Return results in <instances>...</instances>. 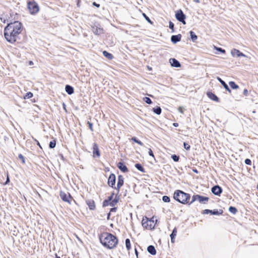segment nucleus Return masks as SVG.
<instances>
[{
	"instance_id": "obj_1",
	"label": "nucleus",
	"mask_w": 258,
	"mask_h": 258,
	"mask_svg": "<svg viewBox=\"0 0 258 258\" xmlns=\"http://www.w3.org/2000/svg\"><path fill=\"white\" fill-rule=\"evenodd\" d=\"M22 25L19 21L9 24L5 28L4 35L6 40L11 43L15 42L22 30Z\"/></svg>"
},
{
	"instance_id": "obj_2",
	"label": "nucleus",
	"mask_w": 258,
	"mask_h": 258,
	"mask_svg": "<svg viewBox=\"0 0 258 258\" xmlns=\"http://www.w3.org/2000/svg\"><path fill=\"white\" fill-rule=\"evenodd\" d=\"M99 238L102 244L108 249L114 248L118 243V239L115 236L107 232L102 233Z\"/></svg>"
},
{
	"instance_id": "obj_3",
	"label": "nucleus",
	"mask_w": 258,
	"mask_h": 258,
	"mask_svg": "<svg viewBox=\"0 0 258 258\" xmlns=\"http://www.w3.org/2000/svg\"><path fill=\"white\" fill-rule=\"evenodd\" d=\"M173 198L178 202L185 204L188 203L190 196L189 194L185 193L181 190H177L174 193Z\"/></svg>"
},
{
	"instance_id": "obj_4",
	"label": "nucleus",
	"mask_w": 258,
	"mask_h": 258,
	"mask_svg": "<svg viewBox=\"0 0 258 258\" xmlns=\"http://www.w3.org/2000/svg\"><path fill=\"white\" fill-rule=\"evenodd\" d=\"M142 224L143 227L146 229H154L156 225V223H154V217L150 219L146 217H144L142 220Z\"/></svg>"
},
{
	"instance_id": "obj_5",
	"label": "nucleus",
	"mask_w": 258,
	"mask_h": 258,
	"mask_svg": "<svg viewBox=\"0 0 258 258\" xmlns=\"http://www.w3.org/2000/svg\"><path fill=\"white\" fill-rule=\"evenodd\" d=\"M28 7L32 14L37 13L39 11V7L35 2H30L28 3Z\"/></svg>"
},
{
	"instance_id": "obj_6",
	"label": "nucleus",
	"mask_w": 258,
	"mask_h": 258,
	"mask_svg": "<svg viewBox=\"0 0 258 258\" xmlns=\"http://www.w3.org/2000/svg\"><path fill=\"white\" fill-rule=\"evenodd\" d=\"M175 17L179 22H182L183 24H185V22L184 21L185 16L181 10H178L176 12Z\"/></svg>"
},
{
	"instance_id": "obj_7",
	"label": "nucleus",
	"mask_w": 258,
	"mask_h": 258,
	"mask_svg": "<svg viewBox=\"0 0 258 258\" xmlns=\"http://www.w3.org/2000/svg\"><path fill=\"white\" fill-rule=\"evenodd\" d=\"M60 197L62 201L64 202H66L69 203V204H71V202L70 201V199L71 198V196L69 194L65 193L63 191L60 192Z\"/></svg>"
},
{
	"instance_id": "obj_8",
	"label": "nucleus",
	"mask_w": 258,
	"mask_h": 258,
	"mask_svg": "<svg viewBox=\"0 0 258 258\" xmlns=\"http://www.w3.org/2000/svg\"><path fill=\"white\" fill-rule=\"evenodd\" d=\"M231 54L233 57H235V56H236V57H240V56L247 57L246 55H245L243 53L241 52L239 50H238L237 49H235V48H233V49H231Z\"/></svg>"
},
{
	"instance_id": "obj_9",
	"label": "nucleus",
	"mask_w": 258,
	"mask_h": 258,
	"mask_svg": "<svg viewBox=\"0 0 258 258\" xmlns=\"http://www.w3.org/2000/svg\"><path fill=\"white\" fill-rule=\"evenodd\" d=\"M212 192L215 195L219 196L222 192V188L218 185L214 186L211 189Z\"/></svg>"
},
{
	"instance_id": "obj_10",
	"label": "nucleus",
	"mask_w": 258,
	"mask_h": 258,
	"mask_svg": "<svg viewBox=\"0 0 258 258\" xmlns=\"http://www.w3.org/2000/svg\"><path fill=\"white\" fill-rule=\"evenodd\" d=\"M115 176L114 174H111L108 179V184L111 187L115 185Z\"/></svg>"
},
{
	"instance_id": "obj_11",
	"label": "nucleus",
	"mask_w": 258,
	"mask_h": 258,
	"mask_svg": "<svg viewBox=\"0 0 258 258\" xmlns=\"http://www.w3.org/2000/svg\"><path fill=\"white\" fill-rule=\"evenodd\" d=\"M93 150L94 156L96 155L97 157H99L100 156V152L98 146L96 143H94L93 145Z\"/></svg>"
},
{
	"instance_id": "obj_12",
	"label": "nucleus",
	"mask_w": 258,
	"mask_h": 258,
	"mask_svg": "<svg viewBox=\"0 0 258 258\" xmlns=\"http://www.w3.org/2000/svg\"><path fill=\"white\" fill-rule=\"evenodd\" d=\"M169 62L172 67L179 68L180 67L179 62L175 58H170L169 59Z\"/></svg>"
},
{
	"instance_id": "obj_13",
	"label": "nucleus",
	"mask_w": 258,
	"mask_h": 258,
	"mask_svg": "<svg viewBox=\"0 0 258 258\" xmlns=\"http://www.w3.org/2000/svg\"><path fill=\"white\" fill-rule=\"evenodd\" d=\"M123 179L124 178L122 176H118L116 188V189H117L118 190H119V188L122 186L123 184Z\"/></svg>"
},
{
	"instance_id": "obj_14",
	"label": "nucleus",
	"mask_w": 258,
	"mask_h": 258,
	"mask_svg": "<svg viewBox=\"0 0 258 258\" xmlns=\"http://www.w3.org/2000/svg\"><path fill=\"white\" fill-rule=\"evenodd\" d=\"M86 203L90 210H93L95 209V204L93 200H88L86 201Z\"/></svg>"
},
{
	"instance_id": "obj_15",
	"label": "nucleus",
	"mask_w": 258,
	"mask_h": 258,
	"mask_svg": "<svg viewBox=\"0 0 258 258\" xmlns=\"http://www.w3.org/2000/svg\"><path fill=\"white\" fill-rule=\"evenodd\" d=\"M92 31L93 33L96 35H100L103 32V29L98 27H93Z\"/></svg>"
},
{
	"instance_id": "obj_16",
	"label": "nucleus",
	"mask_w": 258,
	"mask_h": 258,
	"mask_svg": "<svg viewBox=\"0 0 258 258\" xmlns=\"http://www.w3.org/2000/svg\"><path fill=\"white\" fill-rule=\"evenodd\" d=\"M117 167L121 171L123 172H126L128 171V169L126 166L121 162H119L118 163Z\"/></svg>"
},
{
	"instance_id": "obj_17",
	"label": "nucleus",
	"mask_w": 258,
	"mask_h": 258,
	"mask_svg": "<svg viewBox=\"0 0 258 258\" xmlns=\"http://www.w3.org/2000/svg\"><path fill=\"white\" fill-rule=\"evenodd\" d=\"M197 198L198 201H199L200 203L203 204H205L209 200V198L208 197H203L200 195H198Z\"/></svg>"
},
{
	"instance_id": "obj_18",
	"label": "nucleus",
	"mask_w": 258,
	"mask_h": 258,
	"mask_svg": "<svg viewBox=\"0 0 258 258\" xmlns=\"http://www.w3.org/2000/svg\"><path fill=\"white\" fill-rule=\"evenodd\" d=\"M207 95L208 97L209 98H210L211 100L216 101L217 102H218L219 101L218 98L213 93L210 92H208L207 93Z\"/></svg>"
},
{
	"instance_id": "obj_19",
	"label": "nucleus",
	"mask_w": 258,
	"mask_h": 258,
	"mask_svg": "<svg viewBox=\"0 0 258 258\" xmlns=\"http://www.w3.org/2000/svg\"><path fill=\"white\" fill-rule=\"evenodd\" d=\"M181 37V36L180 34L177 35H173L171 36V40L173 43H176L180 40Z\"/></svg>"
},
{
	"instance_id": "obj_20",
	"label": "nucleus",
	"mask_w": 258,
	"mask_h": 258,
	"mask_svg": "<svg viewBox=\"0 0 258 258\" xmlns=\"http://www.w3.org/2000/svg\"><path fill=\"white\" fill-rule=\"evenodd\" d=\"M217 80L221 83V84L223 86V87H224V88L227 90L229 92H231V90H230V89L229 88L228 85L225 83V82L223 81L219 77H217Z\"/></svg>"
},
{
	"instance_id": "obj_21",
	"label": "nucleus",
	"mask_w": 258,
	"mask_h": 258,
	"mask_svg": "<svg viewBox=\"0 0 258 258\" xmlns=\"http://www.w3.org/2000/svg\"><path fill=\"white\" fill-rule=\"evenodd\" d=\"M148 251L152 255H155L156 253V249L153 245H150L147 248Z\"/></svg>"
},
{
	"instance_id": "obj_22",
	"label": "nucleus",
	"mask_w": 258,
	"mask_h": 258,
	"mask_svg": "<svg viewBox=\"0 0 258 258\" xmlns=\"http://www.w3.org/2000/svg\"><path fill=\"white\" fill-rule=\"evenodd\" d=\"M66 91L70 95L74 93V89L70 85H67L65 88Z\"/></svg>"
},
{
	"instance_id": "obj_23",
	"label": "nucleus",
	"mask_w": 258,
	"mask_h": 258,
	"mask_svg": "<svg viewBox=\"0 0 258 258\" xmlns=\"http://www.w3.org/2000/svg\"><path fill=\"white\" fill-rule=\"evenodd\" d=\"M176 234H177V229L176 228H174L172 231V233L170 234L171 240V242L172 243H173L174 242V238L175 237V236L176 235Z\"/></svg>"
},
{
	"instance_id": "obj_24",
	"label": "nucleus",
	"mask_w": 258,
	"mask_h": 258,
	"mask_svg": "<svg viewBox=\"0 0 258 258\" xmlns=\"http://www.w3.org/2000/svg\"><path fill=\"white\" fill-rule=\"evenodd\" d=\"M103 54L105 57H106L109 59H111L113 58V55L111 53L107 52L106 51H104L103 52Z\"/></svg>"
},
{
	"instance_id": "obj_25",
	"label": "nucleus",
	"mask_w": 258,
	"mask_h": 258,
	"mask_svg": "<svg viewBox=\"0 0 258 258\" xmlns=\"http://www.w3.org/2000/svg\"><path fill=\"white\" fill-rule=\"evenodd\" d=\"M118 201V198L116 196L113 200H112L110 203V206L111 207L114 206Z\"/></svg>"
},
{
	"instance_id": "obj_26",
	"label": "nucleus",
	"mask_w": 258,
	"mask_h": 258,
	"mask_svg": "<svg viewBox=\"0 0 258 258\" xmlns=\"http://www.w3.org/2000/svg\"><path fill=\"white\" fill-rule=\"evenodd\" d=\"M190 36L191 40L193 41H195L197 39V36L195 34V33L193 31H190Z\"/></svg>"
},
{
	"instance_id": "obj_27",
	"label": "nucleus",
	"mask_w": 258,
	"mask_h": 258,
	"mask_svg": "<svg viewBox=\"0 0 258 258\" xmlns=\"http://www.w3.org/2000/svg\"><path fill=\"white\" fill-rule=\"evenodd\" d=\"M135 167L140 171L142 172H145V170L142 166L140 164H136Z\"/></svg>"
},
{
	"instance_id": "obj_28",
	"label": "nucleus",
	"mask_w": 258,
	"mask_h": 258,
	"mask_svg": "<svg viewBox=\"0 0 258 258\" xmlns=\"http://www.w3.org/2000/svg\"><path fill=\"white\" fill-rule=\"evenodd\" d=\"M154 112H155L157 114H160L161 113V109L160 107H157V108H154L153 109Z\"/></svg>"
},
{
	"instance_id": "obj_29",
	"label": "nucleus",
	"mask_w": 258,
	"mask_h": 258,
	"mask_svg": "<svg viewBox=\"0 0 258 258\" xmlns=\"http://www.w3.org/2000/svg\"><path fill=\"white\" fill-rule=\"evenodd\" d=\"M229 85L232 88L234 89H237L239 88L238 86L232 81L229 82Z\"/></svg>"
},
{
	"instance_id": "obj_30",
	"label": "nucleus",
	"mask_w": 258,
	"mask_h": 258,
	"mask_svg": "<svg viewBox=\"0 0 258 258\" xmlns=\"http://www.w3.org/2000/svg\"><path fill=\"white\" fill-rule=\"evenodd\" d=\"M125 246L127 250H130L131 248V243L129 239H126L125 240Z\"/></svg>"
},
{
	"instance_id": "obj_31",
	"label": "nucleus",
	"mask_w": 258,
	"mask_h": 258,
	"mask_svg": "<svg viewBox=\"0 0 258 258\" xmlns=\"http://www.w3.org/2000/svg\"><path fill=\"white\" fill-rule=\"evenodd\" d=\"M56 146V141L55 140H53L51 141L49 143V147L50 148H54Z\"/></svg>"
},
{
	"instance_id": "obj_32",
	"label": "nucleus",
	"mask_w": 258,
	"mask_h": 258,
	"mask_svg": "<svg viewBox=\"0 0 258 258\" xmlns=\"http://www.w3.org/2000/svg\"><path fill=\"white\" fill-rule=\"evenodd\" d=\"M229 211L233 214H235L237 211L235 207H230L229 208Z\"/></svg>"
},
{
	"instance_id": "obj_33",
	"label": "nucleus",
	"mask_w": 258,
	"mask_h": 258,
	"mask_svg": "<svg viewBox=\"0 0 258 258\" xmlns=\"http://www.w3.org/2000/svg\"><path fill=\"white\" fill-rule=\"evenodd\" d=\"M33 97V94L29 92L26 94L24 96V99H29Z\"/></svg>"
},
{
	"instance_id": "obj_34",
	"label": "nucleus",
	"mask_w": 258,
	"mask_h": 258,
	"mask_svg": "<svg viewBox=\"0 0 258 258\" xmlns=\"http://www.w3.org/2000/svg\"><path fill=\"white\" fill-rule=\"evenodd\" d=\"M144 101L146 102L147 103L150 104L152 103L151 100L149 97H144L143 99Z\"/></svg>"
},
{
	"instance_id": "obj_35",
	"label": "nucleus",
	"mask_w": 258,
	"mask_h": 258,
	"mask_svg": "<svg viewBox=\"0 0 258 258\" xmlns=\"http://www.w3.org/2000/svg\"><path fill=\"white\" fill-rule=\"evenodd\" d=\"M132 141H134L135 142H136V143H138V144L139 145H141V146H142V145H143V143H142L141 141H139L138 140H137V139L136 138H135V137H133V138H132Z\"/></svg>"
},
{
	"instance_id": "obj_36",
	"label": "nucleus",
	"mask_w": 258,
	"mask_h": 258,
	"mask_svg": "<svg viewBox=\"0 0 258 258\" xmlns=\"http://www.w3.org/2000/svg\"><path fill=\"white\" fill-rule=\"evenodd\" d=\"M162 200L164 202H166V203H168L170 202V198L169 197H168V196H164L162 198Z\"/></svg>"
},
{
	"instance_id": "obj_37",
	"label": "nucleus",
	"mask_w": 258,
	"mask_h": 258,
	"mask_svg": "<svg viewBox=\"0 0 258 258\" xmlns=\"http://www.w3.org/2000/svg\"><path fill=\"white\" fill-rule=\"evenodd\" d=\"M110 202L109 201V200H106L103 203V207L108 206L110 205Z\"/></svg>"
},
{
	"instance_id": "obj_38",
	"label": "nucleus",
	"mask_w": 258,
	"mask_h": 258,
	"mask_svg": "<svg viewBox=\"0 0 258 258\" xmlns=\"http://www.w3.org/2000/svg\"><path fill=\"white\" fill-rule=\"evenodd\" d=\"M212 211H213L212 210L206 209V210H205L203 211V214H212Z\"/></svg>"
},
{
	"instance_id": "obj_39",
	"label": "nucleus",
	"mask_w": 258,
	"mask_h": 258,
	"mask_svg": "<svg viewBox=\"0 0 258 258\" xmlns=\"http://www.w3.org/2000/svg\"><path fill=\"white\" fill-rule=\"evenodd\" d=\"M171 158L173 160V161L175 162H177L179 160V157L175 155H172Z\"/></svg>"
},
{
	"instance_id": "obj_40",
	"label": "nucleus",
	"mask_w": 258,
	"mask_h": 258,
	"mask_svg": "<svg viewBox=\"0 0 258 258\" xmlns=\"http://www.w3.org/2000/svg\"><path fill=\"white\" fill-rule=\"evenodd\" d=\"M198 195H194L192 197V200L190 202V204L194 203L195 201H197L198 200V198H197V197H198Z\"/></svg>"
},
{
	"instance_id": "obj_41",
	"label": "nucleus",
	"mask_w": 258,
	"mask_h": 258,
	"mask_svg": "<svg viewBox=\"0 0 258 258\" xmlns=\"http://www.w3.org/2000/svg\"><path fill=\"white\" fill-rule=\"evenodd\" d=\"M169 27L170 29H172V32L174 31V24L171 21L169 22Z\"/></svg>"
},
{
	"instance_id": "obj_42",
	"label": "nucleus",
	"mask_w": 258,
	"mask_h": 258,
	"mask_svg": "<svg viewBox=\"0 0 258 258\" xmlns=\"http://www.w3.org/2000/svg\"><path fill=\"white\" fill-rule=\"evenodd\" d=\"M183 145H184V148L188 150H189L190 147L189 146V145H188V144L186 143H183Z\"/></svg>"
},
{
	"instance_id": "obj_43",
	"label": "nucleus",
	"mask_w": 258,
	"mask_h": 258,
	"mask_svg": "<svg viewBox=\"0 0 258 258\" xmlns=\"http://www.w3.org/2000/svg\"><path fill=\"white\" fill-rule=\"evenodd\" d=\"M216 49L223 53H225V50L224 49H222L221 48L219 47H215Z\"/></svg>"
},
{
	"instance_id": "obj_44",
	"label": "nucleus",
	"mask_w": 258,
	"mask_h": 258,
	"mask_svg": "<svg viewBox=\"0 0 258 258\" xmlns=\"http://www.w3.org/2000/svg\"><path fill=\"white\" fill-rule=\"evenodd\" d=\"M222 213V212H218L217 210H214V211H212V215H220Z\"/></svg>"
},
{
	"instance_id": "obj_45",
	"label": "nucleus",
	"mask_w": 258,
	"mask_h": 258,
	"mask_svg": "<svg viewBox=\"0 0 258 258\" xmlns=\"http://www.w3.org/2000/svg\"><path fill=\"white\" fill-rule=\"evenodd\" d=\"M18 157L20 159H21L22 160L23 163H25V158L22 154H19Z\"/></svg>"
},
{
	"instance_id": "obj_46",
	"label": "nucleus",
	"mask_w": 258,
	"mask_h": 258,
	"mask_svg": "<svg viewBox=\"0 0 258 258\" xmlns=\"http://www.w3.org/2000/svg\"><path fill=\"white\" fill-rule=\"evenodd\" d=\"M184 110V109L182 107H179L178 108L179 112L181 113H183Z\"/></svg>"
},
{
	"instance_id": "obj_47",
	"label": "nucleus",
	"mask_w": 258,
	"mask_h": 258,
	"mask_svg": "<svg viewBox=\"0 0 258 258\" xmlns=\"http://www.w3.org/2000/svg\"><path fill=\"white\" fill-rule=\"evenodd\" d=\"M148 153H149V154L150 156H151L153 157H154L153 153L151 149H149Z\"/></svg>"
},
{
	"instance_id": "obj_48",
	"label": "nucleus",
	"mask_w": 258,
	"mask_h": 258,
	"mask_svg": "<svg viewBox=\"0 0 258 258\" xmlns=\"http://www.w3.org/2000/svg\"><path fill=\"white\" fill-rule=\"evenodd\" d=\"M245 164H246L247 165H250L251 164V161H250V160H249L248 159H246L245 160Z\"/></svg>"
},
{
	"instance_id": "obj_49",
	"label": "nucleus",
	"mask_w": 258,
	"mask_h": 258,
	"mask_svg": "<svg viewBox=\"0 0 258 258\" xmlns=\"http://www.w3.org/2000/svg\"><path fill=\"white\" fill-rule=\"evenodd\" d=\"M243 94H244V95L247 96V94H248V91H247V89H244L243 90Z\"/></svg>"
},
{
	"instance_id": "obj_50",
	"label": "nucleus",
	"mask_w": 258,
	"mask_h": 258,
	"mask_svg": "<svg viewBox=\"0 0 258 258\" xmlns=\"http://www.w3.org/2000/svg\"><path fill=\"white\" fill-rule=\"evenodd\" d=\"M114 196V194L112 193L111 194V195L108 198V199H107V200H109L110 202H111L112 201V199L113 198V197Z\"/></svg>"
},
{
	"instance_id": "obj_51",
	"label": "nucleus",
	"mask_w": 258,
	"mask_h": 258,
	"mask_svg": "<svg viewBox=\"0 0 258 258\" xmlns=\"http://www.w3.org/2000/svg\"><path fill=\"white\" fill-rule=\"evenodd\" d=\"M143 15L145 17V18H146V19L150 23H151V20H150V19L147 17L146 16V15L145 14H143Z\"/></svg>"
},
{
	"instance_id": "obj_52",
	"label": "nucleus",
	"mask_w": 258,
	"mask_h": 258,
	"mask_svg": "<svg viewBox=\"0 0 258 258\" xmlns=\"http://www.w3.org/2000/svg\"><path fill=\"white\" fill-rule=\"evenodd\" d=\"M116 208H111L110 210V212H116Z\"/></svg>"
},
{
	"instance_id": "obj_53",
	"label": "nucleus",
	"mask_w": 258,
	"mask_h": 258,
	"mask_svg": "<svg viewBox=\"0 0 258 258\" xmlns=\"http://www.w3.org/2000/svg\"><path fill=\"white\" fill-rule=\"evenodd\" d=\"M89 127H90V128L92 130V123L89 122Z\"/></svg>"
},
{
	"instance_id": "obj_54",
	"label": "nucleus",
	"mask_w": 258,
	"mask_h": 258,
	"mask_svg": "<svg viewBox=\"0 0 258 258\" xmlns=\"http://www.w3.org/2000/svg\"><path fill=\"white\" fill-rule=\"evenodd\" d=\"M9 182V177L8 176V177H7V181H6V183H5V184H7Z\"/></svg>"
},
{
	"instance_id": "obj_55",
	"label": "nucleus",
	"mask_w": 258,
	"mask_h": 258,
	"mask_svg": "<svg viewBox=\"0 0 258 258\" xmlns=\"http://www.w3.org/2000/svg\"><path fill=\"white\" fill-rule=\"evenodd\" d=\"M35 141L37 142V145H38L41 148V146H40V143H39V142L36 140H35Z\"/></svg>"
},
{
	"instance_id": "obj_56",
	"label": "nucleus",
	"mask_w": 258,
	"mask_h": 258,
	"mask_svg": "<svg viewBox=\"0 0 258 258\" xmlns=\"http://www.w3.org/2000/svg\"><path fill=\"white\" fill-rule=\"evenodd\" d=\"M173 126H174L175 127H177L178 125L177 123H173Z\"/></svg>"
},
{
	"instance_id": "obj_57",
	"label": "nucleus",
	"mask_w": 258,
	"mask_h": 258,
	"mask_svg": "<svg viewBox=\"0 0 258 258\" xmlns=\"http://www.w3.org/2000/svg\"><path fill=\"white\" fill-rule=\"evenodd\" d=\"M93 5L96 6V7H99V4H96L95 3H93Z\"/></svg>"
},
{
	"instance_id": "obj_58",
	"label": "nucleus",
	"mask_w": 258,
	"mask_h": 258,
	"mask_svg": "<svg viewBox=\"0 0 258 258\" xmlns=\"http://www.w3.org/2000/svg\"><path fill=\"white\" fill-rule=\"evenodd\" d=\"M194 1L195 2L197 3H200V1L199 0H194Z\"/></svg>"
},
{
	"instance_id": "obj_59",
	"label": "nucleus",
	"mask_w": 258,
	"mask_h": 258,
	"mask_svg": "<svg viewBox=\"0 0 258 258\" xmlns=\"http://www.w3.org/2000/svg\"><path fill=\"white\" fill-rule=\"evenodd\" d=\"M29 63L30 65H32L33 64V62L32 61H30Z\"/></svg>"
},
{
	"instance_id": "obj_60",
	"label": "nucleus",
	"mask_w": 258,
	"mask_h": 258,
	"mask_svg": "<svg viewBox=\"0 0 258 258\" xmlns=\"http://www.w3.org/2000/svg\"><path fill=\"white\" fill-rule=\"evenodd\" d=\"M110 213H109L108 214V218H109V216H110Z\"/></svg>"
},
{
	"instance_id": "obj_61",
	"label": "nucleus",
	"mask_w": 258,
	"mask_h": 258,
	"mask_svg": "<svg viewBox=\"0 0 258 258\" xmlns=\"http://www.w3.org/2000/svg\"><path fill=\"white\" fill-rule=\"evenodd\" d=\"M56 258H60V257H59V256H57L56 255Z\"/></svg>"
},
{
	"instance_id": "obj_62",
	"label": "nucleus",
	"mask_w": 258,
	"mask_h": 258,
	"mask_svg": "<svg viewBox=\"0 0 258 258\" xmlns=\"http://www.w3.org/2000/svg\"><path fill=\"white\" fill-rule=\"evenodd\" d=\"M136 254H137V251L136 249Z\"/></svg>"
},
{
	"instance_id": "obj_63",
	"label": "nucleus",
	"mask_w": 258,
	"mask_h": 258,
	"mask_svg": "<svg viewBox=\"0 0 258 258\" xmlns=\"http://www.w3.org/2000/svg\"><path fill=\"white\" fill-rule=\"evenodd\" d=\"M257 189H258V184H257Z\"/></svg>"
}]
</instances>
